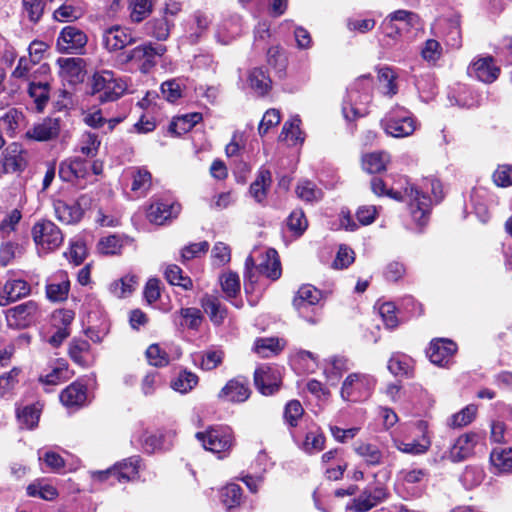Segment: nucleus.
I'll return each mask as SVG.
<instances>
[{"label": "nucleus", "mask_w": 512, "mask_h": 512, "mask_svg": "<svg viewBox=\"0 0 512 512\" xmlns=\"http://www.w3.org/2000/svg\"><path fill=\"white\" fill-rule=\"evenodd\" d=\"M92 94L102 103L119 99L127 90V83L110 70L96 72L92 77Z\"/></svg>", "instance_id": "0eeeda50"}, {"label": "nucleus", "mask_w": 512, "mask_h": 512, "mask_svg": "<svg viewBox=\"0 0 512 512\" xmlns=\"http://www.w3.org/2000/svg\"><path fill=\"white\" fill-rule=\"evenodd\" d=\"M443 54V48L436 39H427L420 50V55L429 64H435Z\"/></svg>", "instance_id": "e2e57ef3"}, {"label": "nucleus", "mask_w": 512, "mask_h": 512, "mask_svg": "<svg viewBox=\"0 0 512 512\" xmlns=\"http://www.w3.org/2000/svg\"><path fill=\"white\" fill-rule=\"evenodd\" d=\"M250 255L255 256V269L262 276L276 280L281 275L278 253L272 248L256 249Z\"/></svg>", "instance_id": "2eb2a0df"}, {"label": "nucleus", "mask_w": 512, "mask_h": 512, "mask_svg": "<svg viewBox=\"0 0 512 512\" xmlns=\"http://www.w3.org/2000/svg\"><path fill=\"white\" fill-rule=\"evenodd\" d=\"M372 89L373 81L368 75L357 78L349 86L342 103V114L346 121L352 122L368 114Z\"/></svg>", "instance_id": "f03ea898"}, {"label": "nucleus", "mask_w": 512, "mask_h": 512, "mask_svg": "<svg viewBox=\"0 0 512 512\" xmlns=\"http://www.w3.org/2000/svg\"><path fill=\"white\" fill-rule=\"evenodd\" d=\"M271 184V173L267 169H260L254 182L251 183L249 192L257 201L262 202L266 198L267 189Z\"/></svg>", "instance_id": "de8ad7c7"}, {"label": "nucleus", "mask_w": 512, "mask_h": 512, "mask_svg": "<svg viewBox=\"0 0 512 512\" xmlns=\"http://www.w3.org/2000/svg\"><path fill=\"white\" fill-rule=\"evenodd\" d=\"M196 438L205 450L217 454L221 459L230 454L235 444L233 430L226 425L209 427L205 432L196 433Z\"/></svg>", "instance_id": "39448f33"}, {"label": "nucleus", "mask_w": 512, "mask_h": 512, "mask_svg": "<svg viewBox=\"0 0 512 512\" xmlns=\"http://www.w3.org/2000/svg\"><path fill=\"white\" fill-rule=\"evenodd\" d=\"M84 14L83 8L78 2H66L57 8L54 13V19L59 22L75 21Z\"/></svg>", "instance_id": "09e8293b"}, {"label": "nucleus", "mask_w": 512, "mask_h": 512, "mask_svg": "<svg viewBox=\"0 0 512 512\" xmlns=\"http://www.w3.org/2000/svg\"><path fill=\"white\" fill-rule=\"evenodd\" d=\"M480 440L481 436L477 433L469 432L462 434L450 447L446 457L452 462L463 461L473 455Z\"/></svg>", "instance_id": "4be33fe9"}, {"label": "nucleus", "mask_w": 512, "mask_h": 512, "mask_svg": "<svg viewBox=\"0 0 512 512\" xmlns=\"http://www.w3.org/2000/svg\"><path fill=\"white\" fill-rule=\"evenodd\" d=\"M31 293L30 284L20 278H9L0 288V306L5 307Z\"/></svg>", "instance_id": "b1692460"}, {"label": "nucleus", "mask_w": 512, "mask_h": 512, "mask_svg": "<svg viewBox=\"0 0 512 512\" xmlns=\"http://www.w3.org/2000/svg\"><path fill=\"white\" fill-rule=\"evenodd\" d=\"M417 120L413 114L402 106L391 108L381 120V126L386 134L395 138L412 135L417 129Z\"/></svg>", "instance_id": "6e6552de"}, {"label": "nucleus", "mask_w": 512, "mask_h": 512, "mask_svg": "<svg viewBox=\"0 0 512 512\" xmlns=\"http://www.w3.org/2000/svg\"><path fill=\"white\" fill-rule=\"evenodd\" d=\"M420 25L419 16L407 10H397L390 13L382 22L381 28L385 35L396 38L407 32L410 27H418Z\"/></svg>", "instance_id": "ddd939ff"}, {"label": "nucleus", "mask_w": 512, "mask_h": 512, "mask_svg": "<svg viewBox=\"0 0 512 512\" xmlns=\"http://www.w3.org/2000/svg\"><path fill=\"white\" fill-rule=\"evenodd\" d=\"M376 383V378L371 374L350 373L342 382L340 396L347 402H364L371 397Z\"/></svg>", "instance_id": "20e7f679"}, {"label": "nucleus", "mask_w": 512, "mask_h": 512, "mask_svg": "<svg viewBox=\"0 0 512 512\" xmlns=\"http://www.w3.org/2000/svg\"><path fill=\"white\" fill-rule=\"evenodd\" d=\"M490 463L495 473H512V448H494L490 453Z\"/></svg>", "instance_id": "58836bf2"}, {"label": "nucleus", "mask_w": 512, "mask_h": 512, "mask_svg": "<svg viewBox=\"0 0 512 512\" xmlns=\"http://www.w3.org/2000/svg\"><path fill=\"white\" fill-rule=\"evenodd\" d=\"M200 304L214 325H221L224 322L227 309L217 297L206 294L201 298Z\"/></svg>", "instance_id": "4c0bfd02"}, {"label": "nucleus", "mask_w": 512, "mask_h": 512, "mask_svg": "<svg viewBox=\"0 0 512 512\" xmlns=\"http://www.w3.org/2000/svg\"><path fill=\"white\" fill-rule=\"evenodd\" d=\"M388 495L387 488L383 484L368 485L353 500L352 509L356 512H367L385 501Z\"/></svg>", "instance_id": "dca6fc26"}, {"label": "nucleus", "mask_w": 512, "mask_h": 512, "mask_svg": "<svg viewBox=\"0 0 512 512\" xmlns=\"http://www.w3.org/2000/svg\"><path fill=\"white\" fill-rule=\"evenodd\" d=\"M60 76L71 84L83 81L85 76L82 58H59L57 60Z\"/></svg>", "instance_id": "c756f323"}, {"label": "nucleus", "mask_w": 512, "mask_h": 512, "mask_svg": "<svg viewBox=\"0 0 512 512\" xmlns=\"http://www.w3.org/2000/svg\"><path fill=\"white\" fill-rule=\"evenodd\" d=\"M22 219V212L15 208L9 211L0 221V236L2 239L10 238L11 234L17 229Z\"/></svg>", "instance_id": "bf43d9fd"}, {"label": "nucleus", "mask_w": 512, "mask_h": 512, "mask_svg": "<svg viewBox=\"0 0 512 512\" xmlns=\"http://www.w3.org/2000/svg\"><path fill=\"white\" fill-rule=\"evenodd\" d=\"M182 351L179 346L170 344L161 347L159 344H152L146 350V357L150 365L155 367L167 366L171 361L181 357Z\"/></svg>", "instance_id": "a878e982"}, {"label": "nucleus", "mask_w": 512, "mask_h": 512, "mask_svg": "<svg viewBox=\"0 0 512 512\" xmlns=\"http://www.w3.org/2000/svg\"><path fill=\"white\" fill-rule=\"evenodd\" d=\"M24 121V114L16 108H10L0 117L1 125L11 136L16 134Z\"/></svg>", "instance_id": "8fccbe9b"}, {"label": "nucleus", "mask_w": 512, "mask_h": 512, "mask_svg": "<svg viewBox=\"0 0 512 512\" xmlns=\"http://www.w3.org/2000/svg\"><path fill=\"white\" fill-rule=\"evenodd\" d=\"M55 217L64 224H74L81 220L83 210L77 203L55 200L53 203Z\"/></svg>", "instance_id": "f704fd0d"}, {"label": "nucleus", "mask_w": 512, "mask_h": 512, "mask_svg": "<svg viewBox=\"0 0 512 512\" xmlns=\"http://www.w3.org/2000/svg\"><path fill=\"white\" fill-rule=\"evenodd\" d=\"M27 494L30 497H39L46 501H52L58 497L57 489L42 480H37L28 485Z\"/></svg>", "instance_id": "864d4df0"}, {"label": "nucleus", "mask_w": 512, "mask_h": 512, "mask_svg": "<svg viewBox=\"0 0 512 512\" xmlns=\"http://www.w3.org/2000/svg\"><path fill=\"white\" fill-rule=\"evenodd\" d=\"M137 285L138 277L133 274H127L121 279L112 282L109 285V291L117 298H125L132 294Z\"/></svg>", "instance_id": "c03bdc74"}, {"label": "nucleus", "mask_w": 512, "mask_h": 512, "mask_svg": "<svg viewBox=\"0 0 512 512\" xmlns=\"http://www.w3.org/2000/svg\"><path fill=\"white\" fill-rule=\"evenodd\" d=\"M212 23L210 14L196 11L192 16L188 28V39L192 44L197 43L208 31Z\"/></svg>", "instance_id": "c9c22d12"}, {"label": "nucleus", "mask_w": 512, "mask_h": 512, "mask_svg": "<svg viewBox=\"0 0 512 512\" xmlns=\"http://www.w3.org/2000/svg\"><path fill=\"white\" fill-rule=\"evenodd\" d=\"M166 52L162 44L144 42L121 54V61L124 64H133L141 73H149Z\"/></svg>", "instance_id": "7ed1b4c3"}, {"label": "nucleus", "mask_w": 512, "mask_h": 512, "mask_svg": "<svg viewBox=\"0 0 512 512\" xmlns=\"http://www.w3.org/2000/svg\"><path fill=\"white\" fill-rule=\"evenodd\" d=\"M31 236L39 255L56 251L64 242L61 229L54 222L46 219L34 223Z\"/></svg>", "instance_id": "423d86ee"}, {"label": "nucleus", "mask_w": 512, "mask_h": 512, "mask_svg": "<svg viewBox=\"0 0 512 512\" xmlns=\"http://www.w3.org/2000/svg\"><path fill=\"white\" fill-rule=\"evenodd\" d=\"M478 407L474 404H469L459 412L453 414L448 419V426L452 428H461L470 424L476 417Z\"/></svg>", "instance_id": "5fc2aeb1"}, {"label": "nucleus", "mask_w": 512, "mask_h": 512, "mask_svg": "<svg viewBox=\"0 0 512 512\" xmlns=\"http://www.w3.org/2000/svg\"><path fill=\"white\" fill-rule=\"evenodd\" d=\"M59 399L65 407H81L87 399V388L80 382H73L60 393Z\"/></svg>", "instance_id": "72a5a7b5"}, {"label": "nucleus", "mask_w": 512, "mask_h": 512, "mask_svg": "<svg viewBox=\"0 0 512 512\" xmlns=\"http://www.w3.org/2000/svg\"><path fill=\"white\" fill-rule=\"evenodd\" d=\"M353 450L369 466L380 465L383 461V452L375 444L360 441L354 445Z\"/></svg>", "instance_id": "ea45409f"}, {"label": "nucleus", "mask_w": 512, "mask_h": 512, "mask_svg": "<svg viewBox=\"0 0 512 512\" xmlns=\"http://www.w3.org/2000/svg\"><path fill=\"white\" fill-rule=\"evenodd\" d=\"M457 351V345L449 339L432 340L428 349L427 356L430 361L438 366H448L454 354Z\"/></svg>", "instance_id": "393cba45"}, {"label": "nucleus", "mask_w": 512, "mask_h": 512, "mask_svg": "<svg viewBox=\"0 0 512 512\" xmlns=\"http://www.w3.org/2000/svg\"><path fill=\"white\" fill-rule=\"evenodd\" d=\"M220 284L226 299L235 298L240 292V278L235 272H226L220 277Z\"/></svg>", "instance_id": "0e129e2a"}, {"label": "nucleus", "mask_w": 512, "mask_h": 512, "mask_svg": "<svg viewBox=\"0 0 512 512\" xmlns=\"http://www.w3.org/2000/svg\"><path fill=\"white\" fill-rule=\"evenodd\" d=\"M350 369V362L344 356H333L324 361V374L327 379H338Z\"/></svg>", "instance_id": "49530a36"}, {"label": "nucleus", "mask_w": 512, "mask_h": 512, "mask_svg": "<svg viewBox=\"0 0 512 512\" xmlns=\"http://www.w3.org/2000/svg\"><path fill=\"white\" fill-rule=\"evenodd\" d=\"M299 446L306 453H318L323 450L325 446V436L318 430L309 431Z\"/></svg>", "instance_id": "052dcab7"}, {"label": "nucleus", "mask_w": 512, "mask_h": 512, "mask_svg": "<svg viewBox=\"0 0 512 512\" xmlns=\"http://www.w3.org/2000/svg\"><path fill=\"white\" fill-rule=\"evenodd\" d=\"M152 0H131L129 4L130 19L139 23L147 18L152 12Z\"/></svg>", "instance_id": "338daca9"}, {"label": "nucleus", "mask_w": 512, "mask_h": 512, "mask_svg": "<svg viewBox=\"0 0 512 512\" xmlns=\"http://www.w3.org/2000/svg\"><path fill=\"white\" fill-rule=\"evenodd\" d=\"M411 438H393L394 446L401 452L411 455H422L431 446L429 425L425 420H418L409 428Z\"/></svg>", "instance_id": "9d476101"}, {"label": "nucleus", "mask_w": 512, "mask_h": 512, "mask_svg": "<svg viewBox=\"0 0 512 512\" xmlns=\"http://www.w3.org/2000/svg\"><path fill=\"white\" fill-rule=\"evenodd\" d=\"M390 156L386 152H371L362 157V167L368 173H380L386 169Z\"/></svg>", "instance_id": "a18cd8bd"}, {"label": "nucleus", "mask_w": 512, "mask_h": 512, "mask_svg": "<svg viewBox=\"0 0 512 512\" xmlns=\"http://www.w3.org/2000/svg\"><path fill=\"white\" fill-rule=\"evenodd\" d=\"M325 298L326 294L322 290L311 284H304L297 291L293 299V305L302 318L315 325L319 322L316 306Z\"/></svg>", "instance_id": "1a4fd4ad"}, {"label": "nucleus", "mask_w": 512, "mask_h": 512, "mask_svg": "<svg viewBox=\"0 0 512 512\" xmlns=\"http://www.w3.org/2000/svg\"><path fill=\"white\" fill-rule=\"evenodd\" d=\"M70 290V281L66 272L59 271L56 273L51 282L46 286V294L48 299L54 302L64 301L68 297Z\"/></svg>", "instance_id": "473e14b6"}, {"label": "nucleus", "mask_w": 512, "mask_h": 512, "mask_svg": "<svg viewBox=\"0 0 512 512\" xmlns=\"http://www.w3.org/2000/svg\"><path fill=\"white\" fill-rule=\"evenodd\" d=\"M90 164L88 161L79 157L69 158L60 163L59 177L65 182L81 185L89 175Z\"/></svg>", "instance_id": "6ab92c4d"}, {"label": "nucleus", "mask_w": 512, "mask_h": 512, "mask_svg": "<svg viewBox=\"0 0 512 512\" xmlns=\"http://www.w3.org/2000/svg\"><path fill=\"white\" fill-rule=\"evenodd\" d=\"M197 384L198 376L195 373L183 371L171 382V388L181 394H186L193 390Z\"/></svg>", "instance_id": "13d9d810"}, {"label": "nucleus", "mask_w": 512, "mask_h": 512, "mask_svg": "<svg viewBox=\"0 0 512 512\" xmlns=\"http://www.w3.org/2000/svg\"><path fill=\"white\" fill-rule=\"evenodd\" d=\"M241 32L242 24L240 17L232 16L219 24L216 31V38L221 44L227 45L239 36Z\"/></svg>", "instance_id": "e433bc0d"}, {"label": "nucleus", "mask_w": 512, "mask_h": 512, "mask_svg": "<svg viewBox=\"0 0 512 512\" xmlns=\"http://www.w3.org/2000/svg\"><path fill=\"white\" fill-rule=\"evenodd\" d=\"M405 186L398 188H387L386 183L378 177L371 180V189L378 196H388L395 200H402L405 196L408 199V211L415 224V229L421 231L430 218L432 203L443 199V187L436 178H424L420 184H410L403 179Z\"/></svg>", "instance_id": "f257e3e1"}, {"label": "nucleus", "mask_w": 512, "mask_h": 512, "mask_svg": "<svg viewBox=\"0 0 512 512\" xmlns=\"http://www.w3.org/2000/svg\"><path fill=\"white\" fill-rule=\"evenodd\" d=\"M223 358L222 350H208L197 354L194 362L199 363L203 370L211 371L222 364Z\"/></svg>", "instance_id": "603ef678"}, {"label": "nucleus", "mask_w": 512, "mask_h": 512, "mask_svg": "<svg viewBox=\"0 0 512 512\" xmlns=\"http://www.w3.org/2000/svg\"><path fill=\"white\" fill-rule=\"evenodd\" d=\"M165 278L171 285H176L184 290H190L193 287L191 278L184 275L182 269L174 264L167 266L165 270Z\"/></svg>", "instance_id": "4d7b16f0"}, {"label": "nucleus", "mask_w": 512, "mask_h": 512, "mask_svg": "<svg viewBox=\"0 0 512 512\" xmlns=\"http://www.w3.org/2000/svg\"><path fill=\"white\" fill-rule=\"evenodd\" d=\"M181 211V205L171 200L158 199L153 201L147 210V218L151 223L164 225L176 218Z\"/></svg>", "instance_id": "f3484780"}, {"label": "nucleus", "mask_w": 512, "mask_h": 512, "mask_svg": "<svg viewBox=\"0 0 512 512\" xmlns=\"http://www.w3.org/2000/svg\"><path fill=\"white\" fill-rule=\"evenodd\" d=\"M396 78V73L390 67H382L379 69L378 79L384 95L392 97L397 94L398 86L395 82Z\"/></svg>", "instance_id": "6e6d98bb"}, {"label": "nucleus", "mask_w": 512, "mask_h": 512, "mask_svg": "<svg viewBox=\"0 0 512 512\" xmlns=\"http://www.w3.org/2000/svg\"><path fill=\"white\" fill-rule=\"evenodd\" d=\"M60 133V120L57 118H45L42 122L35 124L25 133L27 139L36 141H49L56 138Z\"/></svg>", "instance_id": "c85d7f7f"}, {"label": "nucleus", "mask_w": 512, "mask_h": 512, "mask_svg": "<svg viewBox=\"0 0 512 512\" xmlns=\"http://www.w3.org/2000/svg\"><path fill=\"white\" fill-rule=\"evenodd\" d=\"M131 190L138 196H145L152 185V175L145 167L131 169Z\"/></svg>", "instance_id": "79ce46f5"}, {"label": "nucleus", "mask_w": 512, "mask_h": 512, "mask_svg": "<svg viewBox=\"0 0 512 512\" xmlns=\"http://www.w3.org/2000/svg\"><path fill=\"white\" fill-rule=\"evenodd\" d=\"M135 42L136 38L132 31L120 25H113L105 29L102 35V43L109 52L122 50Z\"/></svg>", "instance_id": "a211bd4d"}, {"label": "nucleus", "mask_w": 512, "mask_h": 512, "mask_svg": "<svg viewBox=\"0 0 512 512\" xmlns=\"http://www.w3.org/2000/svg\"><path fill=\"white\" fill-rule=\"evenodd\" d=\"M86 44V34L76 26L64 27L57 38V48L64 53L79 52Z\"/></svg>", "instance_id": "aec40b11"}, {"label": "nucleus", "mask_w": 512, "mask_h": 512, "mask_svg": "<svg viewBox=\"0 0 512 512\" xmlns=\"http://www.w3.org/2000/svg\"><path fill=\"white\" fill-rule=\"evenodd\" d=\"M26 152L19 143H11L2 153L0 176L5 173L22 171L26 167Z\"/></svg>", "instance_id": "412c9836"}, {"label": "nucleus", "mask_w": 512, "mask_h": 512, "mask_svg": "<svg viewBox=\"0 0 512 512\" xmlns=\"http://www.w3.org/2000/svg\"><path fill=\"white\" fill-rule=\"evenodd\" d=\"M68 364L64 360H57L51 371L39 376L43 385H57L69 379Z\"/></svg>", "instance_id": "37998d69"}, {"label": "nucleus", "mask_w": 512, "mask_h": 512, "mask_svg": "<svg viewBox=\"0 0 512 512\" xmlns=\"http://www.w3.org/2000/svg\"><path fill=\"white\" fill-rule=\"evenodd\" d=\"M286 340L278 337H259L254 341L252 351L261 358H270L284 350Z\"/></svg>", "instance_id": "7c9ffc66"}, {"label": "nucleus", "mask_w": 512, "mask_h": 512, "mask_svg": "<svg viewBox=\"0 0 512 512\" xmlns=\"http://www.w3.org/2000/svg\"><path fill=\"white\" fill-rule=\"evenodd\" d=\"M247 83L257 96L266 95L271 88V80L262 68L251 69L247 76Z\"/></svg>", "instance_id": "a19ab883"}, {"label": "nucleus", "mask_w": 512, "mask_h": 512, "mask_svg": "<svg viewBox=\"0 0 512 512\" xmlns=\"http://www.w3.org/2000/svg\"><path fill=\"white\" fill-rule=\"evenodd\" d=\"M290 366L297 374L313 373L318 368V359L312 352L300 349L290 356Z\"/></svg>", "instance_id": "2f4dec72"}, {"label": "nucleus", "mask_w": 512, "mask_h": 512, "mask_svg": "<svg viewBox=\"0 0 512 512\" xmlns=\"http://www.w3.org/2000/svg\"><path fill=\"white\" fill-rule=\"evenodd\" d=\"M139 464L140 458L133 456L116 463L112 468L94 472L93 477L99 481L110 480L111 484L126 483L138 476Z\"/></svg>", "instance_id": "9b49d317"}, {"label": "nucleus", "mask_w": 512, "mask_h": 512, "mask_svg": "<svg viewBox=\"0 0 512 512\" xmlns=\"http://www.w3.org/2000/svg\"><path fill=\"white\" fill-rule=\"evenodd\" d=\"M415 85L419 92L420 98L425 102L433 99L436 94V84L431 75H422L417 77Z\"/></svg>", "instance_id": "774afa93"}, {"label": "nucleus", "mask_w": 512, "mask_h": 512, "mask_svg": "<svg viewBox=\"0 0 512 512\" xmlns=\"http://www.w3.org/2000/svg\"><path fill=\"white\" fill-rule=\"evenodd\" d=\"M101 145L99 136L92 132L82 134L79 141V151L88 158H93L98 154Z\"/></svg>", "instance_id": "680f3d73"}, {"label": "nucleus", "mask_w": 512, "mask_h": 512, "mask_svg": "<svg viewBox=\"0 0 512 512\" xmlns=\"http://www.w3.org/2000/svg\"><path fill=\"white\" fill-rule=\"evenodd\" d=\"M254 383L261 394L269 396L279 390L281 379L275 369L263 365L255 370Z\"/></svg>", "instance_id": "bb28decb"}, {"label": "nucleus", "mask_w": 512, "mask_h": 512, "mask_svg": "<svg viewBox=\"0 0 512 512\" xmlns=\"http://www.w3.org/2000/svg\"><path fill=\"white\" fill-rule=\"evenodd\" d=\"M50 68L47 64H42L32 73L28 87V94L34 100L37 111H42L50 98V83L48 74Z\"/></svg>", "instance_id": "f8f14e48"}, {"label": "nucleus", "mask_w": 512, "mask_h": 512, "mask_svg": "<svg viewBox=\"0 0 512 512\" xmlns=\"http://www.w3.org/2000/svg\"><path fill=\"white\" fill-rule=\"evenodd\" d=\"M468 75L483 83L494 82L500 74V68L495 64L493 57H479L467 69Z\"/></svg>", "instance_id": "5701e85b"}, {"label": "nucleus", "mask_w": 512, "mask_h": 512, "mask_svg": "<svg viewBox=\"0 0 512 512\" xmlns=\"http://www.w3.org/2000/svg\"><path fill=\"white\" fill-rule=\"evenodd\" d=\"M296 196L305 202H316L322 198V191L310 180H301L295 188Z\"/></svg>", "instance_id": "3c124183"}, {"label": "nucleus", "mask_w": 512, "mask_h": 512, "mask_svg": "<svg viewBox=\"0 0 512 512\" xmlns=\"http://www.w3.org/2000/svg\"><path fill=\"white\" fill-rule=\"evenodd\" d=\"M308 228V220L301 209L290 213V241L301 237Z\"/></svg>", "instance_id": "69168bd1"}, {"label": "nucleus", "mask_w": 512, "mask_h": 512, "mask_svg": "<svg viewBox=\"0 0 512 512\" xmlns=\"http://www.w3.org/2000/svg\"><path fill=\"white\" fill-rule=\"evenodd\" d=\"M39 312L38 304L29 300L5 311L7 325L13 329H23L32 325Z\"/></svg>", "instance_id": "4468645a"}, {"label": "nucleus", "mask_w": 512, "mask_h": 512, "mask_svg": "<svg viewBox=\"0 0 512 512\" xmlns=\"http://www.w3.org/2000/svg\"><path fill=\"white\" fill-rule=\"evenodd\" d=\"M250 389L246 380L234 378L229 380L218 394L220 400L233 403L245 402L250 396Z\"/></svg>", "instance_id": "cd10ccee"}]
</instances>
